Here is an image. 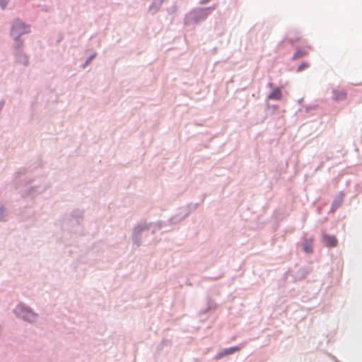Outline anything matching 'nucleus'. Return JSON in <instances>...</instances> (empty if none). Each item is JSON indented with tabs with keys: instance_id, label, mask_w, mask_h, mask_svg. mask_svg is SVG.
<instances>
[{
	"instance_id": "nucleus-1",
	"label": "nucleus",
	"mask_w": 362,
	"mask_h": 362,
	"mask_svg": "<svg viewBox=\"0 0 362 362\" xmlns=\"http://www.w3.org/2000/svg\"><path fill=\"white\" fill-rule=\"evenodd\" d=\"M30 28L28 26L25 25L21 21H16L12 26L11 34V36L16 40H18L21 35L29 33Z\"/></svg>"
},
{
	"instance_id": "nucleus-2",
	"label": "nucleus",
	"mask_w": 362,
	"mask_h": 362,
	"mask_svg": "<svg viewBox=\"0 0 362 362\" xmlns=\"http://www.w3.org/2000/svg\"><path fill=\"white\" fill-rule=\"evenodd\" d=\"M15 313L18 317L29 322H33L36 319V315L23 305L17 306L15 309Z\"/></svg>"
},
{
	"instance_id": "nucleus-3",
	"label": "nucleus",
	"mask_w": 362,
	"mask_h": 362,
	"mask_svg": "<svg viewBox=\"0 0 362 362\" xmlns=\"http://www.w3.org/2000/svg\"><path fill=\"white\" fill-rule=\"evenodd\" d=\"M322 238V242L327 247H334L337 245L338 241L334 235L323 234Z\"/></svg>"
},
{
	"instance_id": "nucleus-4",
	"label": "nucleus",
	"mask_w": 362,
	"mask_h": 362,
	"mask_svg": "<svg viewBox=\"0 0 362 362\" xmlns=\"http://www.w3.org/2000/svg\"><path fill=\"white\" fill-rule=\"evenodd\" d=\"M241 349L240 346H233L229 349H226L221 352L218 353L216 356L215 358L216 360H219L222 358L223 357L230 355L234 354L235 352L239 351Z\"/></svg>"
},
{
	"instance_id": "nucleus-5",
	"label": "nucleus",
	"mask_w": 362,
	"mask_h": 362,
	"mask_svg": "<svg viewBox=\"0 0 362 362\" xmlns=\"http://www.w3.org/2000/svg\"><path fill=\"white\" fill-rule=\"evenodd\" d=\"M334 100H344L346 98L347 92L344 89H334L332 91Z\"/></svg>"
},
{
	"instance_id": "nucleus-6",
	"label": "nucleus",
	"mask_w": 362,
	"mask_h": 362,
	"mask_svg": "<svg viewBox=\"0 0 362 362\" xmlns=\"http://www.w3.org/2000/svg\"><path fill=\"white\" fill-rule=\"evenodd\" d=\"M313 238H308L304 240L303 243V250L305 253L311 254L313 252Z\"/></svg>"
},
{
	"instance_id": "nucleus-7",
	"label": "nucleus",
	"mask_w": 362,
	"mask_h": 362,
	"mask_svg": "<svg viewBox=\"0 0 362 362\" xmlns=\"http://www.w3.org/2000/svg\"><path fill=\"white\" fill-rule=\"evenodd\" d=\"M269 100H281L282 99V93L279 88H274L268 95Z\"/></svg>"
},
{
	"instance_id": "nucleus-8",
	"label": "nucleus",
	"mask_w": 362,
	"mask_h": 362,
	"mask_svg": "<svg viewBox=\"0 0 362 362\" xmlns=\"http://www.w3.org/2000/svg\"><path fill=\"white\" fill-rule=\"evenodd\" d=\"M308 54V51L306 49H298L293 55V59H297Z\"/></svg>"
},
{
	"instance_id": "nucleus-9",
	"label": "nucleus",
	"mask_w": 362,
	"mask_h": 362,
	"mask_svg": "<svg viewBox=\"0 0 362 362\" xmlns=\"http://www.w3.org/2000/svg\"><path fill=\"white\" fill-rule=\"evenodd\" d=\"M308 66H309V64L308 63L301 64L298 68V71H301L304 70L305 69L308 68Z\"/></svg>"
},
{
	"instance_id": "nucleus-10",
	"label": "nucleus",
	"mask_w": 362,
	"mask_h": 362,
	"mask_svg": "<svg viewBox=\"0 0 362 362\" xmlns=\"http://www.w3.org/2000/svg\"><path fill=\"white\" fill-rule=\"evenodd\" d=\"M9 0H0V4L2 8H4Z\"/></svg>"
}]
</instances>
